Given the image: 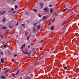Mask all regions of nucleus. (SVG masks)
<instances>
[{
	"label": "nucleus",
	"mask_w": 79,
	"mask_h": 79,
	"mask_svg": "<svg viewBox=\"0 0 79 79\" xmlns=\"http://www.w3.org/2000/svg\"><path fill=\"white\" fill-rule=\"evenodd\" d=\"M55 11V9L53 8H52L50 9V12L51 13L52 15L53 14V12Z\"/></svg>",
	"instance_id": "obj_1"
},
{
	"label": "nucleus",
	"mask_w": 79,
	"mask_h": 79,
	"mask_svg": "<svg viewBox=\"0 0 79 79\" xmlns=\"http://www.w3.org/2000/svg\"><path fill=\"white\" fill-rule=\"evenodd\" d=\"M44 10L46 12H48V7H46L44 9Z\"/></svg>",
	"instance_id": "obj_2"
},
{
	"label": "nucleus",
	"mask_w": 79,
	"mask_h": 79,
	"mask_svg": "<svg viewBox=\"0 0 79 79\" xmlns=\"http://www.w3.org/2000/svg\"><path fill=\"white\" fill-rule=\"evenodd\" d=\"M1 61L2 64H3L5 62H4V58H2L1 59Z\"/></svg>",
	"instance_id": "obj_3"
},
{
	"label": "nucleus",
	"mask_w": 79,
	"mask_h": 79,
	"mask_svg": "<svg viewBox=\"0 0 79 79\" xmlns=\"http://www.w3.org/2000/svg\"><path fill=\"white\" fill-rule=\"evenodd\" d=\"M31 77H29V76H27L25 78V79H31Z\"/></svg>",
	"instance_id": "obj_4"
},
{
	"label": "nucleus",
	"mask_w": 79,
	"mask_h": 79,
	"mask_svg": "<svg viewBox=\"0 0 79 79\" xmlns=\"http://www.w3.org/2000/svg\"><path fill=\"white\" fill-rule=\"evenodd\" d=\"M40 5L41 8H43V6H44V4L42 2L40 3Z\"/></svg>",
	"instance_id": "obj_5"
},
{
	"label": "nucleus",
	"mask_w": 79,
	"mask_h": 79,
	"mask_svg": "<svg viewBox=\"0 0 79 79\" xmlns=\"http://www.w3.org/2000/svg\"><path fill=\"white\" fill-rule=\"evenodd\" d=\"M0 77H1L2 79H5V77L3 76H0Z\"/></svg>",
	"instance_id": "obj_6"
},
{
	"label": "nucleus",
	"mask_w": 79,
	"mask_h": 79,
	"mask_svg": "<svg viewBox=\"0 0 79 79\" xmlns=\"http://www.w3.org/2000/svg\"><path fill=\"white\" fill-rule=\"evenodd\" d=\"M6 11H4L3 12H2V11L0 12V14H1V15H3L6 12Z\"/></svg>",
	"instance_id": "obj_7"
},
{
	"label": "nucleus",
	"mask_w": 79,
	"mask_h": 79,
	"mask_svg": "<svg viewBox=\"0 0 79 79\" xmlns=\"http://www.w3.org/2000/svg\"><path fill=\"white\" fill-rule=\"evenodd\" d=\"M51 29L52 31H53V29H54V26H52V27H51Z\"/></svg>",
	"instance_id": "obj_8"
},
{
	"label": "nucleus",
	"mask_w": 79,
	"mask_h": 79,
	"mask_svg": "<svg viewBox=\"0 0 79 79\" xmlns=\"http://www.w3.org/2000/svg\"><path fill=\"white\" fill-rule=\"evenodd\" d=\"M10 70L7 69L6 71L5 72H4V73H8V72H9V71Z\"/></svg>",
	"instance_id": "obj_9"
},
{
	"label": "nucleus",
	"mask_w": 79,
	"mask_h": 79,
	"mask_svg": "<svg viewBox=\"0 0 79 79\" xmlns=\"http://www.w3.org/2000/svg\"><path fill=\"white\" fill-rule=\"evenodd\" d=\"M28 53V52H27V51H25L24 52V54L25 55H27Z\"/></svg>",
	"instance_id": "obj_10"
},
{
	"label": "nucleus",
	"mask_w": 79,
	"mask_h": 79,
	"mask_svg": "<svg viewBox=\"0 0 79 79\" xmlns=\"http://www.w3.org/2000/svg\"><path fill=\"white\" fill-rule=\"evenodd\" d=\"M6 21V18H4L2 19V22H5V21Z\"/></svg>",
	"instance_id": "obj_11"
},
{
	"label": "nucleus",
	"mask_w": 79,
	"mask_h": 79,
	"mask_svg": "<svg viewBox=\"0 0 79 79\" xmlns=\"http://www.w3.org/2000/svg\"><path fill=\"white\" fill-rule=\"evenodd\" d=\"M45 19H46V17H45V16H44L43 17L42 20H45Z\"/></svg>",
	"instance_id": "obj_12"
},
{
	"label": "nucleus",
	"mask_w": 79,
	"mask_h": 79,
	"mask_svg": "<svg viewBox=\"0 0 79 79\" xmlns=\"http://www.w3.org/2000/svg\"><path fill=\"white\" fill-rule=\"evenodd\" d=\"M19 70H18L16 73V75H18V73H19Z\"/></svg>",
	"instance_id": "obj_13"
},
{
	"label": "nucleus",
	"mask_w": 79,
	"mask_h": 79,
	"mask_svg": "<svg viewBox=\"0 0 79 79\" xmlns=\"http://www.w3.org/2000/svg\"><path fill=\"white\" fill-rule=\"evenodd\" d=\"M40 25L37 26V28L38 29H40Z\"/></svg>",
	"instance_id": "obj_14"
},
{
	"label": "nucleus",
	"mask_w": 79,
	"mask_h": 79,
	"mask_svg": "<svg viewBox=\"0 0 79 79\" xmlns=\"http://www.w3.org/2000/svg\"><path fill=\"white\" fill-rule=\"evenodd\" d=\"M29 37H30V35L28 36L27 37V40H29Z\"/></svg>",
	"instance_id": "obj_15"
},
{
	"label": "nucleus",
	"mask_w": 79,
	"mask_h": 79,
	"mask_svg": "<svg viewBox=\"0 0 79 79\" xmlns=\"http://www.w3.org/2000/svg\"><path fill=\"white\" fill-rule=\"evenodd\" d=\"M43 40H42L40 41L39 42H38V44H40V43H42L43 42Z\"/></svg>",
	"instance_id": "obj_16"
},
{
	"label": "nucleus",
	"mask_w": 79,
	"mask_h": 79,
	"mask_svg": "<svg viewBox=\"0 0 79 79\" xmlns=\"http://www.w3.org/2000/svg\"><path fill=\"white\" fill-rule=\"evenodd\" d=\"M32 10L34 11H35V12H37V10L34 9H33Z\"/></svg>",
	"instance_id": "obj_17"
},
{
	"label": "nucleus",
	"mask_w": 79,
	"mask_h": 79,
	"mask_svg": "<svg viewBox=\"0 0 79 79\" xmlns=\"http://www.w3.org/2000/svg\"><path fill=\"white\" fill-rule=\"evenodd\" d=\"M2 29H6V28L5 27H4L2 28Z\"/></svg>",
	"instance_id": "obj_18"
},
{
	"label": "nucleus",
	"mask_w": 79,
	"mask_h": 79,
	"mask_svg": "<svg viewBox=\"0 0 79 79\" xmlns=\"http://www.w3.org/2000/svg\"><path fill=\"white\" fill-rule=\"evenodd\" d=\"M7 44L6 43V44H4V47L5 48H6V45Z\"/></svg>",
	"instance_id": "obj_19"
},
{
	"label": "nucleus",
	"mask_w": 79,
	"mask_h": 79,
	"mask_svg": "<svg viewBox=\"0 0 79 79\" xmlns=\"http://www.w3.org/2000/svg\"><path fill=\"white\" fill-rule=\"evenodd\" d=\"M26 15H29V12H26L25 13Z\"/></svg>",
	"instance_id": "obj_20"
},
{
	"label": "nucleus",
	"mask_w": 79,
	"mask_h": 79,
	"mask_svg": "<svg viewBox=\"0 0 79 79\" xmlns=\"http://www.w3.org/2000/svg\"><path fill=\"white\" fill-rule=\"evenodd\" d=\"M66 21H64L62 24V26H64V25L66 23Z\"/></svg>",
	"instance_id": "obj_21"
},
{
	"label": "nucleus",
	"mask_w": 79,
	"mask_h": 79,
	"mask_svg": "<svg viewBox=\"0 0 79 79\" xmlns=\"http://www.w3.org/2000/svg\"><path fill=\"white\" fill-rule=\"evenodd\" d=\"M25 44H24L23 45H22V47L23 48H24V47H25Z\"/></svg>",
	"instance_id": "obj_22"
},
{
	"label": "nucleus",
	"mask_w": 79,
	"mask_h": 79,
	"mask_svg": "<svg viewBox=\"0 0 79 79\" xmlns=\"http://www.w3.org/2000/svg\"><path fill=\"white\" fill-rule=\"evenodd\" d=\"M27 33H28V32H25V34L26 35V36H27Z\"/></svg>",
	"instance_id": "obj_23"
},
{
	"label": "nucleus",
	"mask_w": 79,
	"mask_h": 79,
	"mask_svg": "<svg viewBox=\"0 0 79 79\" xmlns=\"http://www.w3.org/2000/svg\"><path fill=\"white\" fill-rule=\"evenodd\" d=\"M35 48H33V49L32 50V52H34V51L35 50Z\"/></svg>",
	"instance_id": "obj_24"
},
{
	"label": "nucleus",
	"mask_w": 79,
	"mask_h": 79,
	"mask_svg": "<svg viewBox=\"0 0 79 79\" xmlns=\"http://www.w3.org/2000/svg\"><path fill=\"white\" fill-rule=\"evenodd\" d=\"M23 48L22 46V47H20V50H23Z\"/></svg>",
	"instance_id": "obj_25"
},
{
	"label": "nucleus",
	"mask_w": 79,
	"mask_h": 79,
	"mask_svg": "<svg viewBox=\"0 0 79 79\" xmlns=\"http://www.w3.org/2000/svg\"><path fill=\"white\" fill-rule=\"evenodd\" d=\"M9 27V28H12V27H13L12 26H11V25H10Z\"/></svg>",
	"instance_id": "obj_26"
},
{
	"label": "nucleus",
	"mask_w": 79,
	"mask_h": 79,
	"mask_svg": "<svg viewBox=\"0 0 79 79\" xmlns=\"http://www.w3.org/2000/svg\"><path fill=\"white\" fill-rule=\"evenodd\" d=\"M38 15L40 18H41V15H40V14H39Z\"/></svg>",
	"instance_id": "obj_27"
},
{
	"label": "nucleus",
	"mask_w": 79,
	"mask_h": 79,
	"mask_svg": "<svg viewBox=\"0 0 79 79\" xmlns=\"http://www.w3.org/2000/svg\"><path fill=\"white\" fill-rule=\"evenodd\" d=\"M64 69H67V67L65 66V67L64 68Z\"/></svg>",
	"instance_id": "obj_28"
},
{
	"label": "nucleus",
	"mask_w": 79,
	"mask_h": 79,
	"mask_svg": "<svg viewBox=\"0 0 79 79\" xmlns=\"http://www.w3.org/2000/svg\"><path fill=\"white\" fill-rule=\"evenodd\" d=\"M17 8H18V6H17V5H15V8L16 9Z\"/></svg>",
	"instance_id": "obj_29"
},
{
	"label": "nucleus",
	"mask_w": 79,
	"mask_h": 79,
	"mask_svg": "<svg viewBox=\"0 0 79 79\" xmlns=\"http://www.w3.org/2000/svg\"><path fill=\"white\" fill-rule=\"evenodd\" d=\"M3 52H1V55H3Z\"/></svg>",
	"instance_id": "obj_30"
},
{
	"label": "nucleus",
	"mask_w": 79,
	"mask_h": 79,
	"mask_svg": "<svg viewBox=\"0 0 79 79\" xmlns=\"http://www.w3.org/2000/svg\"><path fill=\"white\" fill-rule=\"evenodd\" d=\"M35 28L34 29H33V32H34V31H35Z\"/></svg>",
	"instance_id": "obj_31"
},
{
	"label": "nucleus",
	"mask_w": 79,
	"mask_h": 79,
	"mask_svg": "<svg viewBox=\"0 0 79 79\" xmlns=\"http://www.w3.org/2000/svg\"><path fill=\"white\" fill-rule=\"evenodd\" d=\"M36 24H37V23H35L34 24V26H36Z\"/></svg>",
	"instance_id": "obj_32"
},
{
	"label": "nucleus",
	"mask_w": 79,
	"mask_h": 79,
	"mask_svg": "<svg viewBox=\"0 0 79 79\" xmlns=\"http://www.w3.org/2000/svg\"><path fill=\"white\" fill-rule=\"evenodd\" d=\"M2 75H3V73H1V75H0V76H3Z\"/></svg>",
	"instance_id": "obj_33"
},
{
	"label": "nucleus",
	"mask_w": 79,
	"mask_h": 79,
	"mask_svg": "<svg viewBox=\"0 0 79 79\" xmlns=\"http://www.w3.org/2000/svg\"><path fill=\"white\" fill-rule=\"evenodd\" d=\"M40 50H42V47H41V48H40Z\"/></svg>",
	"instance_id": "obj_34"
},
{
	"label": "nucleus",
	"mask_w": 79,
	"mask_h": 79,
	"mask_svg": "<svg viewBox=\"0 0 79 79\" xmlns=\"http://www.w3.org/2000/svg\"><path fill=\"white\" fill-rule=\"evenodd\" d=\"M10 31L9 30H7V33H8V32H9Z\"/></svg>",
	"instance_id": "obj_35"
},
{
	"label": "nucleus",
	"mask_w": 79,
	"mask_h": 79,
	"mask_svg": "<svg viewBox=\"0 0 79 79\" xmlns=\"http://www.w3.org/2000/svg\"><path fill=\"white\" fill-rule=\"evenodd\" d=\"M7 69V68H5L3 70L4 71H5V70H6V69Z\"/></svg>",
	"instance_id": "obj_36"
},
{
	"label": "nucleus",
	"mask_w": 79,
	"mask_h": 79,
	"mask_svg": "<svg viewBox=\"0 0 79 79\" xmlns=\"http://www.w3.org/2000/svg\"><path fill=\"white\" fill-rule=\"evenodd\" d=\"M63 11H66V9H64L63 10Z\"/></svg>",
	"instance_id": "obj_37"
},
{
	"label": "nucleus",
	"mask_w": 79,
	"mask_h": 79,
	"mask_svg": "<svg viewBox=\"0 0 79 79\" xmlns=\"http://www.w3.org/2000/svg\"><path fill=\"white\" fill-rule=\"evenodd\" d=\"M15 76V74H12V77H13V76Z\"/></svg>",
	"instance_id": "obj_38"
},
{
	"label": "nucleus",
	"mask_w": 79,
	"mask_h": 79,
	"mask_svg": "<svg viewBox=\"0 0 79 79\" xmlns=\"http://www.w3.org/2000/svg\"><path fill=\"white\" fill-rule=\"evenodd\" d=\"M74 10V8H72L71 10V11H73V10Z\"/></svg>",
	"instance_id": "obj_39"
},
{
	"label": "nucleus",
	"mask_w": 79,
	"mask_h": 79,
	"mask_svg": "<svg viewBox=\"0 0 79 79\" xmlns=\"http://www.w3.org/2000/svg\"><path fill=\"white\" fill-rule=\"evenodd\" d=\"M11 10V11H13L14 10V9H13V8H12Z\"/></svg>",
	"instance_id": "obj_40"
},
{
	"label": "nucleus",
	"mask_w": 79,
	"mask_h": 79,
	"mask_svg": "<svg viewBox=\"0 0 79 79\" xmlns=\"http://www.w3.org/2000/svg\"><path fill=\"white\" fill-rule=\"evenodd\" d=\"M22 26H24V23L22 24Z\"/></svg>",
	"instance_id": "obj_41"
},
{
	"label": "nucleus",
	"mask_w": 79,
	"mask_h": 79,
	"mask_svg": "<svg viewBox=\"0 0 79 79\" xmlns=\"http://www.w3.org/2000/svg\"><path fill=\"white\" fill-rule=\"evenodd\" d=\"M18 25V22H17V24H16V26H17Z\"/></svg>",
	"instance_id": "obj_42"
},
{
	"label": "nucleus",
	"mask_w": 79,
	"mask_h": 79,
	"mask_svg": "<svg viewBox=\"0 0 79 79\" xmlns=\"http://www.w3.org/2000/svg\"><path fill=\"white\" fill-rule=\"evenodd\" d=\"M30 48V45L28 46V48Z\"/></svg>",
	"instance_id": "obj_43"
},
{
	"label": "nucleus",
	"mask_w": 79,
	"mask_h": 79,
	"mask_svg": "<svg viewBox=\"0 0 79 79\" xmlns=\"http://www.w3.org/2000/svg\"><path fill=\"white\" fill-rule=\"evenodd\" d=\"M1 37V38L2 39H3V36L2 35Z\"/></svg>",
	"instance_id": "obj_44"
},
{
	"label": "nucleus",
	"mask_w": 79,
	"mask_h": 79,
	"mask_svg": "<svg viewBox=\"0 0 79 79\" xmlns=\"http://www.w3.org/2000/svg\"><path fill=\"white\" fill-rule=\"evenodd\" d=\"M15 61V60H14V59H13L12 60V61Z\"/></svg>",
	"instance_id": "obj_45"
},
{
	"label": "nucleus",
	"mask_w": 79,
	"mask_h": 79,
	"mask_svg": "<svg viewBox=\"0 0 79 79\" xmlns=\"http://www.w3.org/2000/svg\"><path fill=\"white\" fill-rule=\"evenodd\" d=\"M29 53H30L31 54V51H30Z\"/></svg>",
	"instance_id": "obj_46"
},
{
	"label": "nucleus",
	"mask_w": 79,
	"mask_h": 79,
	"mask_svg": "<svg viewBox=\"0 0 79 79\" xmlns=\"http://www.w3.org/2000/svg\"><path fill=\"white\" fill-rule=\"evenodd\" d=\"M15 12H12V14H14L15 13Z\"/></svg>",
	"instance_id": "obj_47"
},
{
	"label": "nucleus",
	"mask_w": 79,
	"mask_h": 79,
	"mask_svg": "<svg viewBox=\"0 0 79 79\" xmlns=\"http://www.w3.org/2000/svg\"><path fill=\"white\" fill-rule=\"evenodd\" d=\"M52 5H50V7H52Z\"/></svg>",
	"instance_id": "obj_48"
},
{
	"label": "nucleus",
	"mask_w": 79,
	"mask_h": 79,
	"mask_svg": "<svg viewBox=\"0 0 79 79\" xmlns=\"http://www.w3.org/2000/svg\"><path fill=\"white\" fill-rule=\"evenodd\" d=\"M31 46H33V44H32V43H31Z\"/></svg>",
	"instance_id": "obj_49"
},
{
	"label": "nucleus",
	"mask_w": 79,
	"mask_h": 79,
	"mask_svg": "<svg viewBox=\"0 0 79 79\" xmlns=\"http://www.w3.org/2000/svg\"><path fill=\"white\" fill-rule=\"evenodd\" d=\"M10 12H11V11L10 10V11H9L8 12V13H10Z\"/></svg>",
	"instance_id": "obj_50"
},
{
	"label": "nucleus",
	"mask_w": 79,
	"mask_h": 79,
	"mask_svg": "<svg viewBox=\"0 0 79 79\" xmlns=\"http://www.w3.org/2000/svg\"><path fill=\"white\" fill-rule=\"evenodd\" d=\"M54 21H55V19H53L52 20V22L53 23V22H54Z\"/></svg>",
	"instance_id": "obj_51"
},
{
	"label": "nucleus",
	"mask_w": 79,
	"mask_h": 79,
	"mask_svg": "<svg viewBox=\"0 0 79 79\" xmlns=\"http://www.w3.org/2000/svg\"><path fill=\"white\" fill-rule=\"evenodd\" d=\"M52 53H55V51H54Z\"/></svg>",
	"instance_id": "obj_52"
},
{
	"label": "nucleus",
	"mask_w": 79,
	"mask_h": 79,
	"mask_svg": "<svg viewBox=\"0 0 79 79\" xmlns=\"http://www.w3.org/2000/svg\"><path fill=\"white\" fill-rule=\"evenodd\" d=\"M17 56V55H14V56Z\"/></svg>",
	"instance_id": "obj_53"
},
{
	"label": "nucleus",
	"mask_w": 79,
	"mask_h": 79,
	"mask_svg": "<svg viewBox=\"0 0 79 79\" xmlns=\"http://www.w3.org/2000/svg\"><path fill=\"white\" fill-rule=\"evenodd\" d=\"M5 44V42H3L2 43V44Z\"/></svg>",
	"instance_id": "obj_54"
},
{
	"label": "nucleus",
	"mask_w": 79,
	"mask_h": 79,
	"mask_svg": "<svg viewBox=\"0 0 79 79\" xmlns=\"http://www.w3.org/2000/svg\"><path fill=\"white\" fill-rule=\"evenodd\" d=\"M13 1H14V2H15V1H16V0H13Z\"/></svg>",
	"instance_id": "obj_55"
},
{
	"label": "nucleus",
	"mask_w": 79,
	"mask_h": 79,
	"mask_svg": "<svg viewBox=\"0 0 79 79\" xmlns=\"http://www.w3.org/2000/svg\"><path fill=\"white\" fill-rule=\"evenodd\" d=\"M28 55L29 56H30V54H28Z\"/></svg>",
	"instance_id": "obj_56"
},
{
	"label": "nucleus",
	"mask_w": 79,
	"mask_h": 79,
	"mask_svg": "<svg viewBox=\"0 0 79 79\" xmlns=\"http://www.w3.org/2000/svg\"><path fill=\"white\" fill-rule=\"evenodd\" d=\"M1 36H2V35H0V37H1Z\"/></svg>",
	"instance_id": "obj_57"
},
{
	"label": "nucleus",
	"mask_w": 79,
	"mask_h": 79,
	"mask_svg": "<svg viewBox=\"0 0 79 79\" xmlns=\"http://www.w3.org/2000/svg\"><path fill=\"white\" fill-rule=\"evenodd\" d=\"M38 59H36V60H37V61H38Z\"/></svg>",
	"instance_id": "obj_58"
},
{
	"label": "nucleus",
	"mask_w": 79,
	"mask_h": 79,
	"mask_svg": "<svg viewBox=\"0 0 79 79\" xmlns=\"http://www.w3.org/2000/svg\"><path fill=\"white\" fill-rule=\"evenodd\" d=\"M17 37H18V35L17 36Z\"/></svg>",
	"instance_id": "obj_59"
},
{
	"label": "nucleus",
	"mask_w": 79,
	"mask_h": 79,
	"mask_svg": "<svg viewBox=\"0 0 79 79\" xmlns=\"http://www.w3.org/2000/svg\"><path fill=\"white\" fill-rule=\"evenodd\" d=\"M1 71V69L0 68V71Z\"/></svg>",
	"instance_id": "obj_60"
},
{
	"label": "nucleus",
	"mask_w": 79,
	"mask_h": 79,
	"mask_svg": "<svg viewBox=\"0 0 79 79\" xmlns=\"http://www.w3.org/2000/svg\"><path fill=\"white\" fill-rule=\"evenodd\" d=\"M31 33H30V36L31 35Z\"/></svg>",
	"instance_id": "obj_61"
},
{
	"label": "nucleus",
	"mask_w": 79,
	"mask_h": 79,
	"mask_svg": "<svg viewBox=\"0 0 79 79\" xmlns=\"http://www.w3.org/2000/svg\"><path fill=\"white\" fill-rule=\"evenodd\" d=\"M28 54H29L30 55L31 54H30V53H28Z\"/></svg>",
	"instance_id": "obj_62"
},
{
	"label": "nucleus",
	"mask_w": 79,
	"mask_h": 79,
	"mask_svg": "<svg viewBox=\"0 0 79 79\" xmlns=\"http://www.w3.org/2000/svg\"><path fill=\"white\" fill-rule=\"evenodd\" d=\"M48 25H50V23H48Z\"/></svg>",
	"instance_id": "obj_63"
},
{
	"label": "nucleus",
	"mask_w": 79,
	"mask_h": 79,
	"mask_svg": "<svg viewBox=\"0 0 79 79\" xmlns=\"http://www.w3.org/2000/svg\"><path fill=\"white\" fill-rule=\"evenodd\" d=\"M9 77H10V76H9Z\"/></svg>",
	"instance_id": "obj_64"
}]
</instances>
